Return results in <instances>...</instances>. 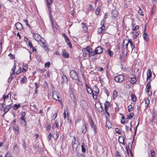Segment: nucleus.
<instances>
[{
	"label": "nucleus",
	"mask_w": 157,
	"mask_h": 157,
	"mask_svg": "<svg viewBox=\"0 0 157 157\" xmlns=\"http://www.w3.org/2000/svg\"><path fill=\"white\" fill-rule=\"evenodd\" d=\"M62 55L64 58H68L69 56V54L65 50H63L62 51Z\"/></svg>",
	"instance_id": "nucleus-20"
},
{
	"label": "nucleus",
	"mask_w": 157,
	"mask_h": 157,
	"mask_svg": "<svg viewBox=\"0 0 157 157\" xmlns=\"http://www.w3.org/2000/svg\"><path fill=\"white\" fill-rule=\"evenodd\" d=\"M58 121L56 120L52 126L53 128H54L56 127L57 128L58 127Z\"/></svg>",
	"instance_id": "nucleus-37"
},
{
	"label": "nucleus",
	"mask_w": 157,
	"mask_h": 157,
	"mask_svg": "<svg viewBox=\"0 0 157 157\" xmlns=\"http://www.w3.org/2000/svg\"><path fill=\"white\" fill-rule=\"evenodd\" d=\"M117 96V92L116 90H114L113 91V98L115 99Z\"/></svg>",
	"instance_id": "nucleus-35"
},
{
	"label": "nucleus",
	"mask_w": 157,
	"mask_h": 157,
	"mask_svg": "<svg viewBox=\"0 0 157 157\" xmlns=\"http://www.w3.org/2000/svg\"><path fill=\"white\" fill-rule=\"evenodd\" d=\"M28 45L30 48H32L33 47L32 43L30 41L28 42Z\"/></svg>",
	"instance_id": "nucleus-63"
},
{
	"label": "nucleus",
	"mask_w": 157,
	"mask_h": 157,
	"mask_svg": "<svg viewBox=\"0 0 157 157\" xmlns=\"http://www.w3.org/2000/svg\"><path fill=\"white\" fill-rule=\"evenodd\" d=\"M86 90L88 93L90 94H93V93L91 88L89 86H88L86 84Z\"/></svg>",
	"instance_id": "nucleus-23"
},
{
	"label": "nucleus",
	"mask_w": 157,
	"mask_h": 157,
	"mask_svg": "<svg viewBox=\"0 0 157 157\" xmlns=\"http://www.w3.org/2000/svg\"><path fill=\"white\" fill-rule=\"evenodd\" d=\"M33 36L35 40L38 41L41 38V36L38 33H34L33 34Z\"/></svg>",
	"instance_id": "nucleus-8"
},
{
	"label": "nucleus",
	"mask_w": 157,
	"mask_h": 157,
	"mask_svg": "<svg viewBox=\"0 0 157 157\" xmlns=\"http://www.w3.org/2000/svg\"><path fill=\"white\" fill-rule=\"evenodd\" d=\"M24 22L26 24V25L28 26L29 27H30V25L29 23H28V21L27 20H23Z\"/></svg>",
	"instance_id": "nucleus-60"
},
{
	"label": "nucleus",
	"mask_w": 157,
	"mask_h": 157,
	"mask_svg": "<svg viewBox=\"0 0 157 157\" xmlns=\"http://www.w3.org/2000/svg\"><path fill=\"white\" fill-rule=\"evenodd\" d=\"M16 68V66L15 64H14V66H13V68H12L11 71V72L10 73V75H13L15 73V71Z\"/></svg>",
	"instance_id": "nucleus-27"
},
{
	"label": "nucleus",
	"mask_w": 157,
	"mask_h": 157,
	"mask_svg": "<svg viewBox=\"0 0 157 157\" xmlns=\"http://www.w3.org/2000/svg\"><path fill=\"white\" fill-rule=\"evenodd\" d=\"M136 77L135 78H131V82L132 84H134L136 83Z\"/></svg>",
	"instance_id": "nucleus-38"
},
{
	"label": "nucleus",
	"mask_w": 157,
	"mask_h": 157,
	"mask_svg": "<svg viewBox=\"0 0 157 157\" xmlns=\"http://www.w3.org/2000/svg\"><path fill=\"white\" fill-rule=\"evenodd\" d=\"M71 77L73 79L77 80L78 77L77 73L74 70L71 71L70 73Z\"/></svg>",
	"instance_id": "nucleus-4"
},
{
	"label": "nucleus",
	"mask_w": 157,
	"mask_h": 157,
	"mask_svg": "<svg viewBox=\"0 0 157 157\" xmlns=\"http://www.w3.org/2000/svg\"><path fill=\"white\" fill-rule=\"evenodd\" d=\"M38 42L41 46L45 48H47L46 47V44L45 43V40L43 38H41L40 39V40H39Z\"/></svg>",
	"instance_id": "nucleus-5"
},
{
	"label": "nucleus",
	"mask_w": 157,
	"mask_h": 157,
	"mask_svg": "<svg viewBox=\"0 0 157 157\" xmlns=\"http://www.w3.org/2000/svg\"><path fill=\"white\" fill-rule=\"evenodd\" d=\"M100 9L98 7H97L95 10V13L96 15H98L99 14L100 12Z\"/></svg>",
	"instance_id": "nucleus-49"
},
{
	"label": "nucleus",
	"mask_w": 157,
	"mask_h": 157,
	"mask_svg": "<svg viewBox=\"0 0 157 157\" xmlns=\"http://www.w3.org/2000/svg\"><path fill=\"white\" fill-rule=\"evenodd\" d=\"M105 21L104 20H103L101 23V24L102 25V26L100 28H98V33L103 34L105 31V26L104 25Z\"/></svg>",
	"instance_id": "nucleus-2"
},
{
	"label": "nucleus",
	"mask_w": 157,
	"mask_h": 157,
	"mask_svg": "<svg viewBox=\"0 0 157 157\" xmlns=\"http://www.w3.org/2000/svg\"><path fill=\"white\" fill-rule=\"evenodd\" d=\"M128 112H130L133 110V107L132 105H130L128 106Z\"/></svg>",
	"instance_id": "nucleus-41"
},
{
	"label": "nucleus",
	"mask_w": 157,
	"mask_h": 157,
	"mask_svg": "<svg viewBox=\"0 0 157 157\" xmlns=\"http://www.w3.org/2000/svg\"><path fill=\"white\" fill-rule=\"evenodd\" d=\"M108 52L110 56V57L112 56L113 55V52L112 51H110L109 49H108Z\"/></svg>",
	"instance_id": "nucleus-52"
},
{
	"label": "nucleus",
	"mask_w": 157,
	"mask_h": 157,
	"mask_svg": "<svg viewBox=\"0 0 157 157\" xmlns=\"http://www.w3.org/2000/svg\"><path fill=\"white\" fill-rule=\"evenodd\" d=\"M95 50L97 54H100L103 52L102 49L100 46L97 47Z\"/></svg>",
	"instance_id": "nucleus-10"
},
{
	"label": "nucleus",
	"mask_w": 157,
	"mask_h": 157,
	"mask_svg": "<svg viewBox=\"0 0 157 157\" xmlns=\"http://www.w3.org/2000/svg\"><path fill=\"white\" fill-rule=\"evenodd\" d=\"M9 95H10V98L11 94L10 93H9L7 95H3V99L4 101V102H5L6 100H7L8 99L9 100Z\"/></svg>",
	"instance_id": "nucleus-19"
},
{
	"label": "nucleus",
	"mask_w": 157,
	"mask_h": 157,
	"mask_svg": "<svg viewBox=\"0 0 157 157\" xmlns=\"http://www.w3.org/2000/svg\"><path fill=\"white\" fill-rule=\"evenodd\" d=\"M90 48L89 46L82 49L83 55L85 59H88L90 57Z\"/></svg>",
	"instance_id": "nucleus-1"
},
{
	"label": "nucleus",
	"mask_w": 157,
	"mask_h": 157,
	"mask_svg": "<svg viewBox=\"0 0 157 157\" xmlns=\"http://www.w3.org/2000/svg\"><path fill=\"white\" fill-rule=\"evenodd\" d=\"M25 115V112H23L21 114V119H25L24 117Z\"/></svg>",
	"instance_id": "nucleus-55"
},
{
	"label": "nucleus",
	"mask_w": 157,
	"mask_h": 157,
	"mask_svg": "<svg viewBox=\"0 0 157 157\" xmlns=\"http://www.w3.org/2000/svg\"><path fill=\"white\" fill-rule=\"evenodd\" d=\"M87 124L86 123H84L82 127V132L83 133H85L87 131Z\"/></svg>",
	"instance_id": "nucleus-12"
},
{
	"label": "nucleus",
	"mask_w": 157,
	"mask_h": 157,
	"mask_svg": "<svg viewBox=\"0 0 157 157\" xmlns=\"http://www.w3.org/2000/svg\"><path fill=\"white\" fill-rule=\"evenodd\" d=\"M13 79V77L12 75H10V76L8 79V82L9 83H10L11 82V81Z\"/></svg>",
	"instance_id": "nucleus-51"
},
{
	"label": "nucleus",
	"mask_w": 157,
	"mask_h": 157,
	"mask_svg": "<svg viewBox=\"0 0 157 157\" xmlns=\"http://www.w3.org/2000/svg\"><path fill=\"white\" fill-rule=\"evenodd\" d=\"M57 116V114L56 113H54L52 117V120H54Z\"/></svg>",
	"instance_id": "nucleus-57"
},
{
	"label": "nucleus",
	"mask_w": 157,
	"mask_h": 157,
	"mask_svg": "<svg viewBox=\"0 0 157 157\" xmlns=\"http://www.w3.org/2000/svg\"><path fill=\"white\" fill-rule=\"evenodd\" d=\"M131 100L134 102H135L136 101V97L134 94L132 93L131 94Z\"/></svg>",
	"instance_id": "nucleus-25"
},
{
	"label": "nucleus",
	"mask_w": 157,
	"mask_h": 157,
	"mask_svg": "<svg viewBox=\"0 0 157 157\" xmlns=\"http://www.w3.org/2000/svg\"><path fill=\"white\" fill-rule=\"evenodd\" d=\"M104 106L105 107H108L110 106V103L108 101H106L104 104Z\"/></svg>",
	"instance_id": "nucleus-45"
},
{
	"label": "nucleus",
	"mask_w": 157,
	"mask_h": 157,
	"mask_svg": "<svg viewBox=\"0 0 157 157\" xmlns=\"http://www.w3.org/2000/svg\"><path fill=\"white\" fill-rule=\"evenodd\" d=\"M151 83L150 82H149L147 83V84L146 86V92L148 93L150 90V88H151Z\"/></svg>",
	"instance_id": "nucleus-21"
},
{
	"label": "nucleus",
	"mask_w": 157,
	"mask_h": 157,
	"mask_svg": "<svg viewBox=\"0 0 157 157\" xmlns=\"http://www.w3.org/2000/svg\"><path fill=\"white\" fill-rule=\"evenodd\" d=\"M27 81V78L25 77L23 78L21 80V81L24 83Z\"/></svg>",
	"instance_id": "nucleus-62"
},
{
	"label": "nucleus",
	"mask_w": 157,
	"mask_h": 157,
	"mask_svg": "<svg viewBox=\"0 0 157 157\" xmlns=\"http://www.w3.org/2000/svg\"><path fill=\"white\" fill-rule=\"evenodd\" d=\"M63 37L65 38V41L66 40H69L67 37V36L65 34V33H63Z\"/></svg>",
	"instance_id": "nucleus-56"
},
{
	"label": "nucleus",
	"mask_w": 157,
	"mask_h": 157,
	"mask_svg": "<svg viewBox=\"0 0 157 157\" xmlns=\"http://www.w3.org/2000/svg\"><path fill=\"white\" fill-rule=\"evenodd\" d=\"M28 65L26 64L23 67L22 70L21 71V72L22 73H24L26 71L28 70Z\"/></svg>",
	"instance_id": "nucleus-24"
},
{
	"label": "nucleus",
	"mask_w": 157,
	"mask_h": 157,
	"mask_svg": "<svg viewBox=\"0 0 157 157\" xmlns=\"http://www.w3.org/2000/svg\"><path fill=\"white\" fill-rule=\"evenodd\" d=\"M14 149L13 150V152L15 154L17 153L19 151L18 148V147L17 146V144H14Z\"/></svg>",
	"instance_id": "nucleus-22"
},
{
	"label": "nucleus",
	"mask_w": 157,
	"mask_h": 157,
	"mask_svg": "<svg viewBox=\"0 0 157 157\" xmlns=\"http://www.w3.org/2000/svg\"><path fill=\"white\" fill-rule=\"evenodd\" d=\"M75 137H74V138L72 140V147L73 148H74V145L75 144Z\"/></svg>",
	"instance_id": "nucleus-50"
},
{
	"label": "nucleus",
	"mask_w": 157,
	"mask_h": 157,
	"mask_svg": "<svg viewBox=\"0 0 157 157\" xmlns=\"http://www.w3.org/2000/svg\"><path fill=\"white\" fill-rule=\"evenodd\" d=\"M50 63L49 62H47L45 64V67L47 68V67H50Z\"/></svg>",
	"instance_id": "nucleus-53"
},
{
	"label": "nucleus",
	"mask_w": 157,
	"mask_h": 157,
	"mask_svg": "<svg viewBox=\"0 0 157 157\" xmlns=\"http://www.w3.org/2000/svg\"><path fill=\"white\" fill-rule=\"evenodd\" d=\"M52 2L53 0H46L47 7L48 8V10L50 14L52 13V9L51 8L50 5L52 4Z\"/></svg>",
	"instance_id": "nucleus-6"
},
{
	"label": "nucleus",
	"mask_w": 157,
	"mask_h": 157,
	"mask_svg": "<svg viewBox=\"0 0 157 157\" xmlns=\"http://www.w3.org/2000/svg\"><path fill=\"white\" fill-rule=\"evenodd\" d=\"M62 78L63 79V82H67V79L66 76L65 75H63Z\"/></svg>",
	"instance_id": "nucleus-40"
},
{
	"label": "nucleus",
	"mask_w": 157,
	"mask_h": 157,
	"mask_svg": "<svg viewBox=\"0 0 157 157\" xmlns=\"http://www.w3.org/2000/svg\"><path fill=\"white\" fill-rule=\"evenodd\" d=\"M124 78L123 75H120L116 76L114 78V79L116 81L119 82H122L124 80Z\"/></svg>",
	"instance_id": "nucleus-3"
},
{
	"label": "nucleus",
	"mask_w": 157,
	"mask_h": 157,
	"mask_svg": "<svg viewBox=\"0 0 157 157\" xmlns=\"http://www.w3.org/2000/svg\"><path fill=\"white\" fill-rule=\"evenodd\" d=\"M108 107H105V112L108 115V116L109 117V113L108 112Z\"/></svg>",
	"instance_id": "nucleus-59"
},
{
	"label": "nucleus",
	"mask_w": 157,
	"mask_h": 157,
	"mask_svg": "<svg viewBox=\"0 0 157 157\" xmlns=\"http://www.w3.org/2000/svg\"><path fill=\"white\" fill-rule=\"evenodd\" d=\"M59 136V134L57 131H56V133H54L52 136L55 139H57Z\"/></svg>",
	"instance_id": "nucleus-31"
},
{
	"label": "nucleus",
	"mask_w": 157,
	"mask_h": 157,
	"mask_svg": "<svg viewBox=\"0 0 157 157\" xmlns=\"http://www.w3.org/2000/svg\"><path fill=\"white\" fill-rule=\"evenodd\" d=\"M144 101L145 102V103L146 104L145 105V107L146 108H147L148 106V105L149 104L150 101L148 99L146 98L144 99Z\"/></svg>",
	"instance_id": "nucleus-29"
},
{
	"label": "nucleus",
	"mask_w": 157,
	"mask_h": 157,
	"mask_svg": "<svg viewBox=\"0 0 157 157\" xmlns=\"http://www.w3.org/2000/svg\"><path fill=\"white\" fill-rule=\"evenodd\" d=\"M96 54H97L96 53V52H95V50L94 51H93L91 52V51L90 50V56H93L94 55H95Z\"/></svg>",
	"instance_id": "nucleus-47"
},
{
	"label": "nucleus",
	"mask_w": 157,
	"mask_h": 157,
	"mask_svg": "<svg viewBox=\"0 0 157 157\" xmlns=\"http://www.w3.org/2000/svg\"><path fill=\"white\" fill-rule=\"evenodd\" d=\"M83 31L85 32H87V30H88V28L87 26H84L83 28Z\"/></svg>",
	"instance_id": "nucleus-61"
},
{
	"label": "nucleus",
	"mask_w": 157,
	"mask_h": 157,
	"mask_svg": "<svg viewBox=\"0 0 157 157\" xmlns=\"http://www.w3.org/2000/svg\"><path fill=\"white\" fill-rule=\"evenodd\" d=\"M106 126L108 128V129L112 127V124L111 122L108 121H106Z\"/></svg>",
	"instance_id": "nucleus-30"
},
{
	"label": "nucleus",
	"mask_w": 157,
	"mask_h": 157,
	"mask_svg": "<svg viewBox=\"0 0 157 157\" xmlns=\"http://www.w3.org/2000/svg\"><path fill=\"white\" fill-rule=\"evenodd\" d=\"M117 12L116 10H113L112 13V14L113 15L114 17H116L117 15Z\"/></svg>",
	"instance_id": "nucleus-42"
},
{
	"label": "nucleus",
	"mask_w": 157,
	"mask_h": 157,
	"mask_svg": "<svg viewBox=\"0 0 157 157\" xmlns=\"http://www.w3.org/2000/svg\"><path fill=\"white\" fill-rule=\"evenodd\" d=\"M128 43H129V42L128 41L127 42L126 41L124 40L123 41V48L124 49H128Z\"/></svg>",
	"instance_id": "nucleus-11"
},
{
	"label": "nucleus",
	"mask_w": 157,
	"mask_h": 157,
	"mask_svg": "<svg viewBox=\"0 0 157 157\" xmlns=\"http://www.w3.org/2000/svg\"><path fill=\"white\" fill-rule=\"evenodd\" d=\"M66 42L67 43V44L69 45V47L70 48H72V45H71V44L70 41L69 40H66Z\"/></svg>",
	"instance_id": "nucleus-54"
},
{
	"label": "nucleus",
	"mask_w": 157,
	"mask_h": 157,
	"mask_svg": "<svg viewBox=\"0 0 157 157\" xmlns=\"http://www.w3.org/2000/svg\"><path fill=\"white\" fill-rule=\"evenodd\" d=\"M12 106L11 104H9L7 105L5 108L4 112L5 113L7 112L10 109L12 108Z\"/></svg>",
	"instance_id": "nucleus-17"
},
{
	"label": "nucleus",
	"mask_w": 157,
	"mask_h": 157,
	"mask_svg": "<svg viewBox=\"0 0 157 157\" xmlns=\"http://www.w3.org/2000/svg\"><path fill=\"white\" fill-rule=\"evenodd\" d=\"M20 124L22 126H26V122L25 119H20Z\"/></svg>",
	"instance_id": "nucleus-15"
},
{
	"label": "nucleus",
	"mask_w": 157,
	"mask_h": 157,
	"mask_svg": "<svg viewBox=\"0 0 157 157\" xmlns=\"http://www.w3.org/2000/svg\"><path fill=\"white\" fill-rule=\"evenodd\" d=\"M13 128L15 134H18L19 133L18 126L16 125L13 126Z\"/></svg>",
	"instance_id": "nucleus-14"
},
{
	"label": "nucleus",
	"mask_w": 157,
	"mask_h": 157,
	"mask_svg": "<svg viewBox=\"0 0 157 157\" xmlns=\"http://www.w3.org/2000/svg\"><path fill=\"white\" fill-rule=\"evenodd\" d=\"M128 41L129 42V44H130V49L132 50V51L134 48L135 46L133 44L131 40L129 39L128 40Z\"/></svg>",
	"instance_id": "nucleus-26"
},
{
	"label": "nucleus",
	"mask_w": 157,
	"mask_h": 157,
	"mask_svg": "<svg viewBox=\"0 0 157 157\" xmlns=\"http://www.w3.org/2000/svg\"><path fill=\"white\" fill-rule=\"evenodd\" d=\"M147 80L149 79L151 77L152 73L151 70L150 69H148L147 71Z\"/></svg>",
	"instance_id": "nucleus-13"
},
{
	"label": "nucleus",
	"mask_w": 157,
	"mask_h": 157,
	"mask_svg": "<svg viewBox=\"0 0 157 157\" xmlns=\"http://www.w3.org/2000/svg\"><path fill=\"white\" fill-rule=\"evenodd\" d=\"M143 37L144 39L146 41V42H147L148 40V35L147 33H146L145 31V29L144 34H143Z\"/></svg>",
	"instance_id": "nucleus-16"
},
{
	"label": "nucleus",
	"mask_w": 157,
	"mask_h": 157,
	"mask_svg": "<svg viewBox=\"0 0 157 157\" xmlns=\"http://www.w3.org/2000/svg\"><path fill=\"white\" fill-rule=\"evenodd\" d=\"M140 9L138 11V13L140 15L143 16V11L141 9V8L139 7Z\"/></svg>",
	"instance_id": "nucleus-46"
},
{
	"label": "nucleus",
	"mask_w": 157,
	"mask_h": 157,
	"mask_svg": "<svg viewBox=\"0 0 157 157\" xmlns=\"http://www.w3.org/2000/svg\"><path fill=\"white\" fill-rule=\"evenodd\" d=\"M129 119L127 117V118H125L124 120V121H122V120H121V123L122 124H124L125 123H126L128 121V120Z\"/></svg>",
	"instance_id": "nucleus-48"
},
{
	"label": "nucleus",
	"mask_w": 157,
	"mask_h": 157,
	"mask_svg": "<svg viewBox=\"0 0 157 157\" xmlns=\"http://www.w3.org/2000/svg\"><path fill=\"white\" fill-rule=\"evenodd\" d=\"M156 115L155 112H153V113H152V118L151 120V121L152 122H155L154 119H155V118L156 117Z\"/></svg>",
	"instance_id": "nucleus-32"
},
{
	"label": "nucleus",
	"mask_w": 157,
	"mask_h": 157,
	"mask_svg": "<svg viewBox=\"0 0 157 157\" xmlns=\"http://www.w3.org/2000/svg\"><path fill=\"white\" fill-rule=\"evenodd\" d=\"M21 68L20 67L19 70H17L16 71V74L18 75V74H19V73H21Z\"/></svg>",
	"instance_id": "nucleus-64"
},
{
	"label": "nucleus",
	"mask_w": 157,
	"mask_h": 157,
	"mask_svg": "<svg viewBox=\"0 0 157 157\" xmlns=\"http://www.w3.org/2000/svg\"><path fill=\"white\" fill-rule=\"evenodd\" d=\"M5 102H3L0 104V109L2 111H3L4 112L5 107L4 106V105H5Z\"/></svg>",
	"instance_id": "nucleus-34"
},
{
	"label": "nucleus",
	"mask_w": 157,
	"mask_h": 157,
	"mask_svg": "<svg viewBox=\"0 0 157 157\" xmlns=\"http://www.w3.org/2000/svg\"><path fill=\"white\" fill-rule=\"evenodd\" d=\"M151 157H155V151L154 150H151Z\"/></svg>",
	"instance_id": "nucleus-58"
},
{
	"label": "nucleus",
	"mask_w": 157,
	"mask_h": 157,
	"mask_svg": "<svg viewBox=\"0 0 157 157\" xmlns=\"http://www.w3.org/2000/svg\"><path fill=\"white\" fill-rule=\"evenodd\" d=\"M86 146L82 144L81 145L82 151V152H84L86 151Z\"/></svg>",
	"instance_id": "nucleus-33"
},
{
	"label": "nucleus",
	"mask_w": 157,
	"mask_h": 157,
	"mask_svg": "<svg viewBox=\"0 0 157 157\" xmlns=\"http://www.w3.org/2000/svg\"><path fill=\"white\" fill-rule=\"evenodd\" d=\"M94 91L95 93H98L99 92V90L97 86L94 87Z\"/></svg>",
	"instance_id": "nucleus-44"
},
{
	"label": "nucleus",
	"mask_w": 157,
	"mask_h": 157,
	"mask_svg": "<svg viewBox=\"0 0 157 157\" xmlns=\"http://www.w3.org/2000/svg\"><path fill=\"white\" fill-rule=\"evenodd\" d=\"M20 106V105L19 104L17 105V104H15L13 106V108L14 109H18L19 108Z\"/></svg>",
	"instance_id": "nucleus-43"
},
{
	"label": "nucleus",
	"mask_w": 157,
	"mask_h": 157,
	"mask_svg": "<svg viewBox=\"0 0 157 157\" xmlns=\"http://www.w3.org/2000/svg\"><path fill=\"white\" fill-rule=\"evenodd\" d=\"M98 107H97L96 105H95V107L97 109V110L99 112L101 113L102 111V108L101 107V106L100 104H98Z\"/></svg>",
	"instance_id": "nucleus-28"
},
{
	"label": "nucleus",
	"mask_w": 157,
	"mask_h": 157,
	"mask_svg": "<svg viewBox=\"0 0 157 157\" xmlns=\"http://www.w3.org/2000/svg\"><path fill=\"white\" fill-rule=\"evenodd\" d=\"M52 96L54 99L58 100L59 101H61V100H59V93L57 92H53L52 93Z\"/></svg>",
	"instance_id": "nucleus-7"
},
{
	"label": "nucleus",
	"mask_w": 157,
	"mask_h": 157,
	"mask_svg": "<svg viewBox=\"0 0 157 157\" xmlns=\"http://www.w3.org/2000/svg\"><path fill=\"white\" fill-rule=\"evenodd\" d=\"M134 114L133 113H129L127 116V117L129 119H131L134 116Z\"/></svg>",
	"instance_id": "nucleus-36"
},
{
	"label": "nucleus",
	"mask_w": 157,
	"mask_h": 157,
	"mask_svg": "<svg viewBox=\"0 0 157 157\" xmlns=\"http://www.w3.org/2000/svg\"><path fill=\"white\" fill-rule=\"evenodd\" d=\"M15 26L18 30H21L23 28L22 25L19 22H17L15 24Z\"/></svg>",
	"instance_id": "nucleus-9"
},
{
	"label": "nucleus",
	"mask_w": 157,
	"mask_h": 157,
	"mask_svg": "<svg viewBox=\"0 0 157 157\" xmlns=\"http://www.w3.org/2000/svg\"><path fill=\"white\" fill-rule=\"evenodd\" d=\"M90 124L91 126V127L92 128H94V129L95 130V126L94 125V124L93 122V121L91 120H90Z\"/></svg>",
	"instance_id": "nucleus-39"
},
{
	"label": "nucleus",
	"mask_w": 157,
	"mask_h": 157,
	"mask_svg": "<svg viewBox=\"0 0 157 157\" xmlns=\"http://www.w3.org/2000/svg\"><path fill=\"white\" fill-rule=\"evenodd\" d=\"M124 138L123 136H121L119 137V141L120 143L122 144L123 145H124L125 144L124 143Z\"/></svg>",
	"instance_id": "nucleus-18"
}]
</instances>
